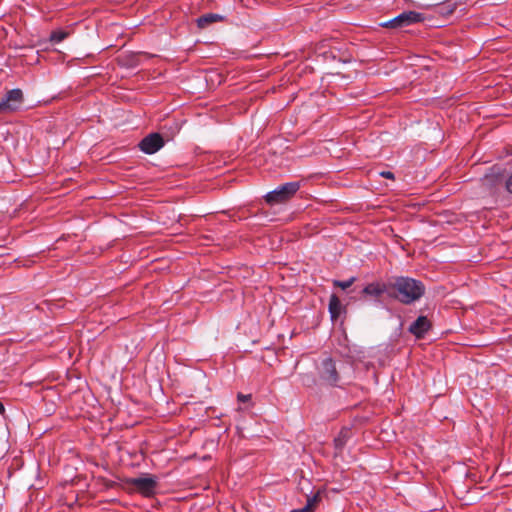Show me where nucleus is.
Returning <instances> with one entry per match:
<instances>
[{
    "instance_id": "nucleus-9",
    "label": "nucleus",
    "mask_w": 512,
    "mask_h": 512,
    "mask_svg": "<svg viewBox=\"0 0 512 512\" xmlns=\"http://www.w3.org/2000/svg\"><path fill=\"white\" fill-rule=\"evenodd\" d=\"M385 292L390 293L389 283L385 284L383 282H378V281L369 283L363 289L364 294L373 296V297H379Z\"/></svg>"
},
{
    "instance_id": "nucleus-5",
    "label": "nucleus",
    "mask_w": 512,
    "mask_h": 512,
    "mask_svg": "<svg viewBox=\"0 0 512 512\" xmlns=\"http://www.w3.org/2000/svg\"><path fill=\"white\" fill-rule=\"evenodd\" d=\"M23 101V92L21 89H12L8 91L0 101V112L16 111Z\"/></svg>"
},
{
    "instance_id": "nucleus-7",
    "label": "nucleus",
    "mask_w": 512,
    "mask_h": 512,
    "mask_svg": "<svg viewBox=\"0 0 512 512\" xmlns=\"http://www.w3.org/2000/svg\"><path fill=\"white\" fill-rule=\"evenodd\" d=\"M164 146V140L159 133L145 136L139 143V148L146 154H154Z\"/></svg>"
},
{
    "instance_id": "nucleus-18",
    "label": "nucleus",
    "mask_w": 512,
    "mask_h": 512,
    "mask_svg": "<svg viewBox=\"0 0 512 512\" xmlns=\"http://www.w3.org/2000/svg\"><path fill=\"white\" fill-rule=\"evenodd\" d=\"M380 176L387 178V179H394V174L391 171H382L379 173Z\"/></svg>"
},
{
    "instance_id": "nucleus-13",
    "label": "nucleus",
    "mask_w": 512,
    "mask_h": 512,
    "mask_svg": "<svg viewBox=\"0 0 512 512\" xmlns=\"http://www.w3.org/2000/svg\"><path fill=\"white\" fill-rule=\"evenodd\" d=\"M69 36V32L64 30H55L52 31L50 34V41L53 44H58L62 42L64 39H66Z\"/></svg>"
},
{
    "instance_id": "nucleus-1",
    "label": "nucleus",
    "mask_w": 512,
    "mask_h": 512,
    "mask_svg": "<svg viewBox=\"0 0 512 512\" xmlns=\"http://www.w3.org/2000/svg\"><path fill=\"white\" fill-rule=\"evenodd\" d=\"M390 296L402 304H411L419 300L425 293L422 281L407 276L394 277L389 282Z\"/></svg>"
},
{
    "instance_id": "nucleus-20",
    "label": "nucleus",
    "mask_w": 512,
    "mask_h": 512,
    "mask_svg": "<svg viewBox=\"0 0 512 512\" xmlns=\"http://www.w3.org/2000/svg\"><path fill=\"white\" fill-rule=\"evenodd\" d=\"M5 412V407L3 405V403L0 401V414L3 415Z\"/></svg>"
},
{
    "instance_id": "nucleus-17",
    "label": "nucleus",
    "mask_w": 512,
    "mask_h": 512,
    "mask_svg": "<svg viewBox=\"0 0 512 512\" xmlns=\"http://www.w3.org/2000/svg\"><path fill=\"white\" fill-rule=\"evenodd\" d=\"M251 398V395L250 394H242V393H239L238 396H237V399L241 402H247L249 401Z\"/></svg>"
},
{
    "instance_id": "nucleus-19",
    "label": "nucleus",
    "mask_w": 512,
    "mask_h": 512,
    "mask_svg": "<svg viewBox=\"0 0 512 512\" xmlns=\"http://www.w3.org/2000/svg\"><path fill=\"white\" fill-rule=\"evenodd\" d=\"M506 189L512 193V175L506 181Z\"/></svg>"
},
{
    "instance_id": "nucleus-6",
    "label": "nucleus",
    "mask_w": 512,
    "mask_h": 512,
    "mask_svg": "<svg viewBox=\"0 0 512 512\" xmlns=\"http://www.w3.org/2000/svg\"><path fill=\"white\" fill-rule=\"evenodd\" d=\"M320 378L330 386H336L339 381V375L335 362L332 358H326L321 363Z\"/></svg>"
},
{
    "instance_id": "nucleus-16",
    "label": "nucleus",
    "mask_w": 512,
    "mask_h": 512,
    "mask_svg": "<svg viewBox=\"0 0 512 512\" xmlns=\"http://www.w3.org/2000/svg\"><path fill=\"white\" fill-rule=\"evenodd\" d=\"M346 444V433L341 432L340 435L334 439V445L337 450H341Z\"/></svg>"
},
{
    "instance_id": "nucleus-2",
    "label": "nucleus",
    "mask_w": 512,
    "mask_h": 512,
    "mask_svg": "<svg viewBox=\"0 0 512 512\" xmlns=\"http://www.w3.org/2000/svg\"><path fill=\"white\" fill-rule=\"evenodd\" d=\"M300 188L299 182L285 183L275 190L267 193L265 200L269 204L283 203L289 200Z\"/></svg>"
},
{
    "instance_id": "nucleus-3",
    "label": "nucleus",
    "mask_w": 512,
    "mask_h": 512,
    "mask_svg": "<svg viewBox=\"0 0 512 512\" xmlns=\"http://www.w3.org/2000/svg\"><path fill=\"white\" fill-rule=\"evenodd\" d=\"M423 20L424 17L421 13L415 11H405L392 20L382 23L381 26L389 28H404L412 24L422 22Z\"/></svg>"
},
{
    "instance_id": "nucleus-14",
    "label": "nucleus",
    "mask_w": 512,
    "mask_h": 512,
    "mask_svg": "<svg viewBox=\"0 0 512 512\" xmlns=\"http://www.w3.org/2000/svg\"><path fill=\"white\" fill-rule=\"evenodd\" d=\"M301 382L304 386L312 387L316 384V378L312 373H306L301 375Z\"/></svg>"
},
{
    "instance_id": "nucleus-10",
    "label": "nucleus",
    "mask_w": 512,
    "mask_h": 512,
    "mask_svg": "<svg viewBox=\"0 0 512 512\" xmlns=\"http://www.w3.org/2000/svg\"><path fill=\"white\" fill-rule=\"evenodd\" d=\"M328 309L332 320H336L341 315L343 307L336 294L330 296Z\"/></svg>"
},
{
    "instance_id": "nucleus-11",
    "label": "nucleus",
    "mask_w": 512,
    "mask_h": 512,
    "mask_svg": "<svg viewBox=\"0 0 512 512\" xmlns=\"http://www.w3.org/2000/svg\"><path fill=\"white\" fill-rule=\"evenodd\" d=\"M321 501V493L320 491H317L312 496H309L307 498L306 505L300 509H294L291 512H314L316 506Z\"/></svg>"
},
{
    "instance_id": "nucleus-8",
    "label": "nucleus",
    "mask_w": 512,
    "mask_h": 512,
    "mask_svg": "<svg viewBox=\"0 0 512 512\" xmlns=\"http://www.w3.org/2000/svg\"><path fill=\"white\" fill-rule=\"evenodd\" d=\"M431 322L426 316H419L408 328V331L417 339H421L430 330Z\"/></svg>"
},
{
    "instance_id": "nucleus-15",
    "label": "nucleus",
    "mask_w": 512,
    "mask_h": 512,
    "mask_svg": "<svg viewBox=\"0 0 512 512\" xmlns=\"http://www.w3.org/2000/svg\"><path fill=\"white\" fill-rule=\"evenodd\" d=\"M354 282H355V277H351L345 281L335 280L333 282V284H334V286L345 290V289L349 288Z\"/></svg>"
},
{
    "instance_id": "nucleus-4",
    "label": "nucleus",
    "mask_w": 512,
    "mask_h": 512,
    "mask_svg": "<svg viewBox=\"0 0 512 512\" xmlns=\"http://www.w3.org/2000/svg\"><path fill=\"white\" fill-rule=\"evenodd\" d=\"M128 484L132 486L137 492L145 497H151L155 494L157 481L152 476L131 478Z\"/></svg>"
},
{
    "instance_id": "nucleus-12",
    "label": "nucleus",
    "mask_w": 512,
    "mask_h": 512,
    "mask_svg": "<svg viewBox=\"0 0 512 512\" xmlns=\"http://www.w3.org/2000/svg\"><path fill=\"white\" fill-rule=\"evenodd\" d=\"M223 16L215 13L204 14L197 19V25L199 28H206L209 24L222 21Z\"/></svg>"
}]
</instances>
